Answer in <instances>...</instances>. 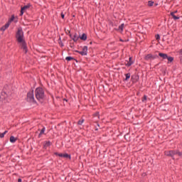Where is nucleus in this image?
<instances>
[{
	"instance_id": "f257e3e1",
	"label": "nucleus",
	"mask_w": 182,
	"mask_h": 182,
	"mask_svg": "<svg viewBox=\"0 0 182 182\" xmlns=\"http://www.w3.org/2000/svg\"><path fill=\"white\" fill-rule=\"evenodd\" d=\"M16 39L18 42V43L21 44L22 49H23L25 53L28 52V48L26 47V43L25 42V40L23 39V31H22V28H18L17 33H16Z\"/></svg>"
},
{
	"instance_id": "f03ea898",
	"label": "nucleus",
	"mask_w": 182,
	"mask_h": 182,
	"mask_svg": "<svg viewBox=\"0 0 182 182\" xmlns=\"http://www.w3.org/2000/svg\"><path fill=\"white\" fill-rule=\"evenodd\" d=\"M35 95L37 100H43L45 98V90L42 87H38L35 90Z\"/></svg>"
},
{
	"instance_id": "7ed1b4c3",
	"label": "nucleus",
	"mask_w": 182,
	"mask_h": 182,
	"mask_svg": "<svg viewBox=\"0 0 182 182\" xmlns=\"http://www.w3.org/2000/svg\"><path fill=\"white\" fill-rule=\"evenodd\" d=\"M166 156H170L174 159V156H178L179 157H181L182 153L178 151H169L165 152Z\"/></svg>"
},
{
	"instance_id": "20e7f679",
	"label": "nucleus",
	"mask_w": 182,
	"mask_h": 182,
	"mask_svg": "<svg viewBox=\"0 0 182 182\" xmlns=\"http://www.w3.org/2000/svg\"><path fill=\"white\" fill-rule=\"evenodd\" d=\"M27 100L28 102H34L35 97H33V90H31L27 94Z\"/></svg>"
},
{
	"instance_id": "39448f33",
	"label": "nucleus",
	"mask_w": 182,
	"mask_h": 182,
	"mask_svg": "<svg viewBox=\"0 0 182 182\" xmlns=\"http://www.w3.org/2000/svg\"><path fill=\"white\" fill-rule=\"evenodd\" d=\"M82 56H86L87 55V46H84L82 51H77Z\"/></svg>"
},
{
	"instance_id": "423d86ee",
	"label": "nucleus",
	"mask_w": 182,
	"mask_h": 182,
	"mask_svg": "<svg viewBox=\"0 0 182 182\" xmlns=\"http://www.w3.org/2000/svg\"><path fill=\"white\" fill-rule=\"evenodd\" d=\"M157 58V55H153L151 54H148L145 56V60H154Z\"/></svg>"
},
{
	"instance_id": "0eeeda50",
	"label": "nucleus",
	"mask_w": 182,
	"mask_h": 182,
	"mask_svg": "<svg viewBox=\"0 0 182 182\" xmlns=\"http://www.w3.org/2000/svg\"><path fill=\"white\" fill-rule=\"evenodd\" d=\"M29 7H30L29 5H26V6H24L23 7H21V14H20L21 16L23 15V13H25L27 9H29Z\"/></svg>"
},
{
	"instance_id": "6e6552de",
	"label": "nucleus",
	"mask_w": 182,
	"mask_h": 182,
	"mask_svg": "<svg viewBox=\"0 0 182 182\" xmlns=\"http://www.w3.org/2000/svg\"><path fill=\"white\" fill-rule=\"evenodd\" d=\"M9 23H6L4 26H3L1 28L0 31H2L3 32L6 31L9 28Z\"/></svg>"
},
{
	"instance_id": "1a4fd4ad",
	"label": "nucleus",
	"mask_w": 182,
	"mask_h": 182,
	"mask_svg": "<svg viewBox=\"0 0 182 182\" xmlns=\"http://www.w3.org/2000/svg\"><path fill=\"white\" fill-rule=\"evenodd\" d=\"M171 16H172L174 21H177V19H180V16H176V14H174V12H171Z\"/></svg>"
},
{
	"instance_id": "9d476101",
	"label": "nucleus",
	"mask_w": 182,
	"mask_h": 182,
	"mask_svg": "<svg viewBox=\"0 0 182 182\" xmlns=\"http://www.w3.org/2000/svg\"><path fill=\"white\" fill-rule=\"evenodd\" d=\"M133 63H134V62L132 61V57H129V61H127V63H126V66H132Z\"/></svg>"
},
{
	"instance_id": "9b49d317",
	"label": "nucleus",
	"mask_w": 182,
	"mask_h": 182,
	"mask_svg": "<svg viewBox=\"0 0 182 182\" xmlns=\"http://www.w3.org/2000/svg\"><path fill=\"white\" fill-rule=\"evenodd\" d=\"M159 55L160 56V58H162V59H167L168 58L167 54L163 53H159Z\"/></svg>"
},
{
	"instance_id": "f8f14e48",
	"label": "nucleus",
	"mask_w": 182,
	"mask_h": 182,
	"mask_svg": "<svg viewBox=\"0 0 182 182\" xmlns=\"http://www.w3.org/2000/svg\"><path fill=\"white\" fill-rule=\"evenodd\" d=\"M80 39H81V41H86V39H87V36H86L85 33H83L81 36H80Z\"/></svg>"
},
{
	"instance_id": "ddd939ff",
	"label": "nucleus",
	"mask_w": 182,
	"mask_h": 182,
	"mask_svg": "<svg viewBox=\"0 0 182 182\" xmlns=\"http://www.w3.org/2000/svg\"><path fill=\"white\" fill-rule=\"evenodd\" d=\"M16 140H18V139H17V138H15V136H11L10 137V141H11V143H15V142L16 141Z\"/></svg>"
},
{
	"instance_id": "4468645a",
	"label": "nucleus",
	"mask_w": 182,
	"mask_h": 182,
	"mask_svg": "<svg viewBox=\"0 0 182 182\" xmlns=\"http://www.w3.org/2000/svg\"><path fill=\"white\" fill-rule=\"evenodd\" d=\"M123 29H124V23L121 24L119 28L118 31H120L121 32H123Z\"/></svg>"
},
{
	"instance_id": "2eb2a0df",
	"label": "nucleus",
	"mask_w": 182,
	"mask_h": 182,
	"mask_svg": "<svg viewBox=\"0 0 182 182\" xmlns=\"http://www.w3.org/2000/svg\"><path fill=\"white\" fill-rule=\"evenodd\" d=\"M79 36H77V34H75L73 38V41H74V42H77V41L79 40Z\"/></svg>"
},
{
	"instance_id": "dca6fc26",
	"label": "nucleus",
	"mask_w": 182,
	"mask_h": 182,
	"mask_svg": "<svg viewBox=\"0 0 182 182\" xmlns=\"http://www.w3.org/2000/svg\"><path fill=\"white\" fill-rule=\"evenodd\" d=\"M8 133V131H5L3 133H0V139H4L5 137V135Z\"/></svg>"
},
{
	"instance_id": "f3484780",
	"label": "nucleus",
	"mask_w": 182,
	"mask_h": 182,
	"mask_svg": "<svg viewBox=\"0 0 182 182\" xmlns=\"http://www.w3.org/2000/svg\"><path fill=\"white\" fill-rule=\"evenodd\" d=\"M50 146V141H46L44 144V147H49Z\"/></svg>"
},
{
	"instance_id": "a211bd4d",
	"label": "nucleus",
	"mask_w": 182,
	"mask_h": 182,
	"mask_svg": "<svg viewBox=\"0 0 182 182\" xmlns=\"http://www.w3.org/2000/svg\"><path fill=\"white\" fill-rule=\"evenodd\" d=\"M45 133V127H43L41 130L40 134H38V137H41V134H43Z\"/></svg>"
},
{
	"instance_id": "6ab92c4d",
	"label": "nucleus",
	"mask_w": 182,
	"mask_h": 182,
	"mask_svg": "<svg viewBox=\"0 0 182 182\" xmlns=\"http://www.w3.org/2000/svg\"><path fill=\"white\" fill-rule=\"evenodd\" d=\"M14 19H15V16H12L11 19L9 21L8 23L11 25V22L14 21Z\"/></svg>"
},
{
	"instance_id": "aec40b11",
	"label": "nucleus",
	"mask_w": 182,
	"mask_h": 182,
	"mask_svg": "<svg viewBox=\"0 0 182 182\" xmlns=\"http://www.w3.org/2000/svg\"><path fill=\"white\" fill-rule=\"evenodd\" d=\"M63 157L65 159H70V156L68 154H63Z\"/></svg>"
},
{
	"instance_id": "412c9836",
	"label": "nucleus",
	"mask_w": 182,
	"mask_h": 182,
	"mask_svg": "<svg viewBox=\"0 0 182 182\" xmlns=\"http://www.w3.org/2000/svg\"><path fill=\"white\" fill-rule=\"evenodd\" d=\"M153 5H154V1H149L148 2V6H153Z\"/></svg>"
},
{
	"instance_id": "4be33fe9",
	"label": "nucleus",
	"mask_w": 182,
	"mask_h": 182,
	"mask_svg": "<svg viewBox=\"0 0 182 182\" xmlns=\"http://www.w3.org/2000/svg\"><path fill=\"white\" fill-rule=\"evenodd\" d=\"M125 76H126L125 80H129V79H130V73L126 74Z\"/></svg>"
},
{
	"instance_id": "5701e85b",
	"label": "nucleus",
	"mask_w": 182,
	"mask_h": 182,
	"mask_svg": "<svg viewBox=\"0 0 182 182\" xmlns=\"http://www.w3.org/2000/svg\"><path fill=\"white\" fill-rule=\"evenodd\" d=\"M179 56H180L181 62H182V49L179 50Z\"/></svg>"
},
{
	"instance_id": "b1692460",
	"label": "nucleus",
	"mask_w": 182,
	"mask_h": 182,
	"mask_svg": "<svg viewBox=\"0 0 182 182\" xmlns=\"http://www.w3.org/2000/svg\"><path fill=\"white\" fill-rule=\"evenodd\" d=\"M65 60H68V61H70V60H73V58L69 56V57H66L65 58Z\"/></svg>"
},
{
	"instance_id": "393cba45",
	"label": "nucleus",
	"mask_w": 182,
	"mask_h": 182,
	"mask_svg": "<svg viewBox=\"0 0 182 182\" xmlns=\"http://www.w3.org/2000/svg\"><path fill=\"white\" fill-rule=\"evenodd\" d=\"M166 59L168 60V62H173V58L172 57L168 56V58H166Z\"/></svg>"
},
{
	"instance_id": "a878e982",
	"label": "nucleus",
	"mask_w": 182,
	"mask_h": 182,
	"mask_svg": "<svg viewBox=\"0 0 182 182\" xmlns=\"http://www.w3.org/2000/svg\"><path fill=\"white\" fill-rule=\"evenodd\" d=\"M83 122H85V119H80L78 121V124H80V125L83 124Z\"/></svg>"
},
{
	"instance_id": "bb28decb",
	"label": "nucleus",
	"mask_w": 182,
	"mask_h": 182,
	"mask_svg": "<svg viewBox=\"0 0 182 182\" xmlns=\"http://www.w3.org/2000/svg\"><path fill=\"white\" fill-rule=\"evenodd\" d=\"M2 99H4V97H0V106H2V105H4V102H2Z\"/></svg>"
},
{
	"instance_id": "cd10ccee",
	"label": "nucleus",
	"mask_w": 182,
	"mask_h": 182,
	"mask_svg": "<svg viewBox=\"0 0 182 182\" xmlns=\"http://www.w3.org/2000/svg\"><path fill=\"white\" fill-rule=\"evenodd\" d=\"M146 100H147V96L144 95L142 99V102H146Z\"/></svg>"
},
{
	"instance_id": "c85d7f7f",
	"label": "nucleus",
	"mask_w": 182,
	"mask_h": 182,
	"mask_svg": "<svg viewBox=\"0 0 182 182\" xmlns=\"http://www.w3.org/2000/svg\"><path fill=\"white\" fill-rule=\"evenodd\" d=\"M56 156H58V157H63V154H58L55 153Z\"/></svg>"
},
{
	"instance_id": "c756f323",
	"label": "nucleus",
	"mask_w": 182,
	"mask_h": 182,
	"mask_svg": "<svg viewBox=\"0 0 182 182\" xmlns=\"http://www.w3.org/2000/svg\"><path fill=\"white\" fill-rule=\"evenodd\" d=\"M156 41H159V39H160V35L157 34L156 36Z\"/></svg>"
},
{
	"instance_id": "7c9ffc66",
	"label": "nucleus",
	"mask_w": 182,
	"mask_h": 182,
	"mask_svg": "<svg viewBox=\"0 0 182 182\" xmlns=\"http://www.w3.org/2000/svg\"><path fill=\"white\" fill-rule=\"evenodd\" d=\"M61 18L63 19H65V14H63V13H61Z\"/></svg>"
},
{
	"instance_id": "2f4dec72",
	"label": "nucleus",
	"mask_w": 182,
	"mask_h": 182,
	"mask_svg": "<svg viewBox=\"0 0 182 182\" xmlns=\"http://www.w3.org/2000/svg\"><path fill=\"white\" fill-rule=\"evenodd\" d=\"M18 182H22V179L18 178Z\"/></svg>"
},
{
	"instance_id": "473e14b6",
	"label": "nucleus",
	"mask_w": 182,
	"mask_h": 182,
	"mask_svg": "<svg viewBox=\"0 0 182 182\" xmlns=\"http://www.w3.org/2000/svg\"><path fill=\"white\" fill-rule=\"evenodd\" d=\"M174 12V15L176 14H177V11H173Z\"/></svg>"
}]
</instances>
